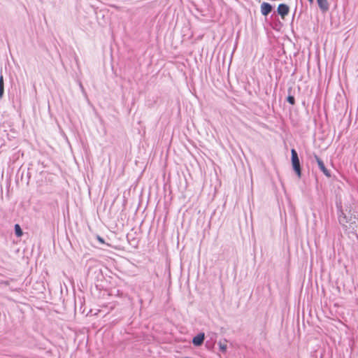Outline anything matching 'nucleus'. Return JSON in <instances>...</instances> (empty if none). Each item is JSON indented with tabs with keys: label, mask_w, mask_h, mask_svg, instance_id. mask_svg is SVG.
Listing matches in <instances>:
<instances>
[{
	"label": "nucleus",
	"mask_w": 358,
	"mask_h": 358,
	"mask_svg": "<svg viewBox=\"0 0 358 358\" xmlns=\"http://www.w3.org/2000/svg\"><path fill=\"white\" fill-rule=\"evenodd\" d=\"M357 214L358 213L357 211L354 212V214H352L350 217H348L343 211H341L340 214L338 215V221L339 223L345 227H347V224H352L355 223V220L357 219Z\"/></svg>",
	"instance_id": "nucleus-1"
},
{
	"label": "nucleus",
	"mask_w": 358,
	"mask_h": 358,
	"mask_svg": "<svg viewBox=\"0 0 358 358\" xmlns=\"http://www.w3.org/2000/svg\"><path fill=\"white\" fill-rule=\"evenodd\" d=\"M291 154H292V164L293 169H294V171L296 172V173L297 174L298 177L300 178L301 176V166H300V162H299L298 154L294 149H292Z\"/></svg>",
	"instance_id": "nucleus-2"
},
{
	"label": "nucleus",
	"mask_w": 358,
	"mask_h": 358,
	"mask_svg": "<svg viewBox=\"0 0 358 358\" xmlns=\"http://www.w3.org/2000/svg\"><path fill=\"white\" fill-rule=\"evenodd\" d=\"M289 6L285 3H280L278 7V13L282 19L289 13Z\"/></svg>",
	"instance_id": "nucleus-3"
},
{
	"label": "nucleus",
	"mask_w": 358,
	"mask_h": 358,
	"mask_svg": "<svg viewBox=\"0 0 358 358\" xmlns=\"http://www.w3.org/2000/svg\"><path fill=\"white\" fill-rule=\"evenodd\" d=\"M315 158L316 159V162L317 163V165L320 168V169L323 172V173L327 176V177H330L331 175H330V173L329 171L327 169V168L325 167L324 166V162H322V160L319 158L317 155L315 156Z\"/></svg>",
	"instance_id": "nucleus-4"
},
{
	"label": "nucleus",
	"mask_w": 358,
	"mask_h": 358,
	"mask_svg": "<svg viewBox=\"0 0 358 358\" xmlns=\"http://www.w3.org/2000/svg\"><path fill=\"white\" fill-rule=\"evenodd\" d=\"M272 10V6L267 3V2H263L261 4V13L263 15L266 16L268 15Z\"/></svg>",
	"instance_id": "nucleus-5"
},
{
	"label": "nucleus",
	"mask_w": 358,
	"mask_h": 358,
	"mask_svg": "<svg viewBox=\"0 0 358 358\" xmlns=\"http://www.w3.org/2000/svg\"><path fill=\"white\" fill-rule=\"evenodd\" d=\"M205 338L204 333H199L196 336H194L192 339V343L195 346H200L203 343Z\"/></svg>",
	"instance_id": "nucleus-6"
},
{
	"label": "nucleus",
	"mask_w": 358,
	"mask_h": 358,
	"mask_svg": "<svg viewBox=\"0 0 358 358\" xmlns=\"http://www.w3.org/2000/svg\"><path fill=\"white\" fill-rule=\"evenodd\" d=\"M317 4L320 10L327 11L329 9V3L327 0H317Z\"/></svg>",
	"instance_id": "nucleus-7"
},
{
	"label": "nucleus",
	"mask_w": 358,
	"mask_h": 358,
	"mask_svg": "<svg viewBox=\"0 0 358 358\" xmlns=\"http://www.w3.org/2000/svg\"><path fill=\"white\" fill-rule=\"evenodd\" d=\"M3 91H4L3 78V76L1 75L0 76V98H2L3 94Z\"/></svg>",
	"instance_id": "nucleus-8"
},
{
	"label": "nucleus",
	"mask_w": 358,
	"mask_h": 358,
	"mask_svg": "<svg viewBox=\"0 0 358 358\" xmlns=\"http://www.w3.org/2000/svg\"><path fill=\"white\" fill-rule=\"evenodd\" d=\"M15 232L17 237H20L22 235V231L19 224L15 225Z\"/></svg>",
	"instance_id": "nucleus-9"
},
{
	"label": "nucleus",
	"mask_w": 358,
	"mask_h": 358,
	"mask_svg": "<svg viewBox=\"0 0 358 358\" xmlns=\"http://www.w3.org/2000/svg\"><path fill=\"white\" fill-rule=\"evenodd\" d=\"M218 345H219L220 350L222 352H226L227 349V344L225 343H222L221 341H220L218 343Z\"/></svg>",
	"instance_id": "nucleus-10"
},
{
	"label": "nucleus",
	"mask_w": 358,
	"mask_h": 358,
	"mask_svg": "<svg viewBox=\"0 0 358 358\" xmlns=\"http://www.w3.org/2000/svg\"><path fill=\"white\" fill-rule=\"evenodd\" d=\"M287 100L292 105H294L295 103V99L293 96H288Z\"/></svg>",
	"instance_id": "nucleus-11"
},
{
	"label": "nucleus",
	"mask_w": 358,
	"mask_h": 358,
	"mask_svg": "<svg viewBox=\"0 0 358 358\" xmlns=\"http://www.w3.org/2000/svg\"><path fill=\"white\" fill-rule=\"evenodd\" d=\"M97 239H98V241H99L100 243H104V241H103V239L101 237L98 236V237H97Z\"/></svg>",
	"instance_id": "nucleus-12"
},
{
	"label": "nucleus",
	"mask_w": 358,
	"mask_h": 358,
	"mask_svg": "<svg viewBox=\"0 0 358 358\" xmlns=\"http://www.w3.org/2000/svg\"><path fill=\"white\" fill-rule=\"evenodd\" d=\"M80 88L82 89V90L83 91L84 90H83V85L81 84H80Z\"/></svg>",
	"instance_id": "nucleus-13"
},
{
	"label": "nucleus",
	"mask_w": 358,
	"mask_h": 358,
	"mask_svg": "<svg viewBox=\"0 0 358 358\" xmlns=\"http://www.w3.org/2000/svg\"><path fill=\"white\" fill-rule=\"evenodd\" d=\"M310 3H313V0H308Z\"/></svg>",
	"instance_id": "nucleus-14"
}]
</instances>
